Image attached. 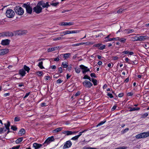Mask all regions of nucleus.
I'll return each instance as SVG.
<instances>
[{
    "mask_svg": "<svg viewBox=\"0 0 149 149\" xmlns=\"http://www.w3.org/2000/svg\"><path fill=\"white\" fill-rule=\"evenodd\" d=\"M58 70L59 71L60 73H61L62 72V69L61 67L58 68Z\"/></svg>",
    "mask_w": 149,
    "mask_h": 149,
    "instance_id": "nucleus-64",
    "label": "nucleus"
},
{
    "mask_svg": "<svg viewBox=\"0 0 149 149\" xmlns=\"http://www.w3.org/2000/svg\"><path fill=\"white\" fill-rule=\"evenodd\" d=\"M68 64L67 63L63 62L62 63V65L63 68H66L68 66Z\"/></svg>",
    "mask_w": 149,
    "mask_h": 149,
    "instance_id": "nucleus-33",
    "label": "nucleus"
},
{
    "mask_svg": "<svg viewBox=\"0 0 149 149\" xmlns=\"http://www.w3.org/2000/svg\"><path fill=\"white\" fill-rule=\"evenodd\" d=\"M90 76L92 77H94V78L96 77V76L95 75V74L94 73H91L90 74Z\"/></svg>",
    "mask_w": 149,
    "mask_h": 149,
    "instance_id": "nucleus-56",
    "label": "nucleus"
},
{
    "mask_svg": "<svg viewBox=\"0 0 149 149\" xmlns=\"http://www.w3.org/2000/svg\"><path fill=\"white\" fill-rule=\"evenodd\" d=\"M101 45H102L98 43L94 45L93 46L94 47H98V49H99V47H100V46H101Z\"/></svg>",
    "mask_w": 149,
    "mask_h": 149,
    "instance_id": "nucleus-43",
    "label": "nucleus"
},
{
    "mask_svg": "<svg viewBox=\"0 0 149 149\" xmlns=\"http://www.w3.org/2000/svg\"><path fill=\"white\" fill-rule=\"evenodd\" d=\"M27 32V31L26 30L19 31L16 32L15 35H23L26 33Z\"/></svg>",
    "mask_w": 149,
    "mask_h": 149,
    "instance_id": "nucleus-12",
    "label": "nucleus"
},
{
    "mask_svg": "<svg viewBox=\"0 0 149 149\" xmlns=\"http://www.w3.org/2000/svg\"><path fill=\"white\" fill-rule=\"evenodd\" d=\"M43 62L42 61L40 62L39 63L38 65V67L41 69H43L44 68L43 65Z\"/></svg>",
    "mask_w": 149,
    "mask_h": 149,
    "instance_id": "nucleus-31",
    "label": "nucleus"
},
{
    "mask_svg": "<svg viewBox=\"0 0 149 149\" xmlns=\"http://www.w3.org/2000/svg\"><path fill=\"white\" fill-rule=\"evenodd\" d=\"M20 120V118L18 117H16L14 119V121L15 122L19 121Z\"/></svg>",
    "mask_w": 149,
    "mask_h": 149,
    "instance_id": "nucleus-45",
    "label": "nucleus"
},
{
    "mask_svg": "<svg viewBox=\"0 0 149 149\" xmlns=\"http://www.w3.org/2000/svg\"><path fill=\"white\" fill-rule=\"evenodd\" d=\"M144 135V138H146L149 136V132H143Z\"/></svg>",
    "mask_w": 149,
    "mask_h": 149,
    "instance_id": "nucleus-37",
    "label": "nucleus"
},
{
    "mask_svg": "<svg viewBox=\"0 0 149 149\" xmlns=\"http://www.w3.org/2000/svg\"><path fill=\"white\" fill-rule=\"evenodd\" d=\"M9 51L8 49H5L0 50V55L7 54Z\"/></svg>",
    "mask_w": 149,
    "mask_h": 149,
    "instance_id": "nucleus-16",
    "label": "nucleus"
},
{
    "mask_svg": "<svg viewBox=\"0 0 149 149\" xmlns=\"http://www.w3.org/2000/svg\"><path fill=\"white\" fill-rule=\"evenodd\" d=\"M124 9H123L122 8L120 9H119L117 11V13H121L123 11Z\"/></svg>",
    "mask_w": 149,
    "mask_h": 149,
    "instance_id": "nucleus-52",
    "label": "nucleus"
},
{
    "mask_svg": "<svg viewBox=\"0 0 149 149\" xmlns=\"http://www.w3.org/2000/svg\"><path fill=\"white\" fill-rule=\"evenodd\" d=\"M122 53L125 54H128L129 53V52L128 51H124L122 52Z\"/></svg>",
    "mask_w": 149,
    "mask_h": 149,
    "instance_id": "nucleus-63",
    "label": "nucleus"
},
{
    "mask_svg": "<svg viewBox=\"0 0 149 149\" xmlns=\"http://www.w3.org/2000/svg\"><path fill=\"white\" fill-rule=\"evenodd\" d=\"M81 69L80 68H79L78 67H76L75 68V71L77 73H79L80 72Z\"/></svg>",
    "mask_w": 149,
    "mask_h": 149,
    "instance_id": "nucleus-32",
    "label": "nucleus"
},
{
    "mask_svg": "<svg viewBox=\"0 0 149 149\" xmlns=\"http://www.w3.org/2000/svg\"><path fill=\"white\" fill-rule=\"evenodd\" d=\"M36 74L39 76H41L42 75V72L38 71L36 72Z\"/></svg>",
    "mask_w": 149,
    "mask_h": 149,
    "instance_id": "nucleus-49",
    "label": "nucleus"
},
{
    "mask_svg": "<svg viewBox=\"0 0 149 149\" xmlns=\"http://www.w3.org/2000/svg\"><path fill=\"white\" fill-rule=\"evenodd\" d=\"M143 47L146 49H147L149 48V44L148 43H146L143 45Z\"/></svg>",
    "mask_w": 149,
    "mask_h": 149,
    "instance_id": "nucleus-38",
    "label": "nucleus"
},
{
    "mask_svg": "<svg viewBox=\"0 0 149 149\" xmlns=\"http://www.w3.org/2000/svg\"><path fill=\"white\" fill-rule=\"evenodd\" d=\"M143 132L139 134L136 135V138L137 139H141L142 138H145Z\"/></svg>",
    "mask_w": 149,
    "mask_h": 149,
    "instance_id": "nucleus-19",
    "label": "nucleus"
},
{
    "mask_svg": "<svg viewBox=\"0 0 149 149\" xmlns=\"http://www.w3.org/2000/svg\"><path fill=\"white\" fill-rule=\"evenodd\" d=\"M63 127H58L53 130L52 132L53 133H57L61 131Z\"/></svg>",
    "mask_w": 149,
    "mask_h": 149,
    "instance_id": "nucleus-24",
    "label": "nucleus"
},
{
    "mask_svg": "<svg viewBox=\"0 0 149 149\" xmlns=\"http://www.w3.org/2000/svg\"><path fill=\"white\" fill-rule=\"evenodd\" d=\"M42 8L38 3L37 5L33 8L34 12L37 14H39L42 11Z\"/></svg>",
    "mask_w": 149,
    "mask_h": 149,
    "instance_id": "nucleus-5",
    "label": "nucleus"
},
{
    "mask_svg": "<svg viewBox=\"0 0 149 149\" xmlns=\"http://www.w3.org/2000/svg\"><path fill=\"white\" fill-rule=\"evenodd\" d=\"M74 24V23L72 22H62L60 24V25L61 26H70L73 25Z\"/></svg>",
    "mask_w": 149,
    "mask_h": 149,
    "instance_id": "nucleus-14",
    "label": "nucleus"
},
{
    "mask_svg": "<svg viewBox=\"0 0 149 149\" xmlns=\"http://www.w3.org/2000/svg\"><path fill=\"white\" fill-rule=\"evenodd\" d=\"M133 94L132 92L128 93H127V96H132L133 95Z\"/></svg>",
    "mask_w": 149,
    "mask_h": 149,
    "instance_id": "nucleus-60",
    "label": "nucleus"
},
{
    "mask_svg": "<svg viewBox=\"0 0 149 149\" xmlns=\"http://www.w3.org/2000/svg\"><path fill=\"white\" fill-rule=\"evenodd\" d=\"M23 68L24 70L25 71H26L27 72H29L30 70V69L29 67L26 66V65H24V66Z\"/></svg>",
    "mask_w": 149,
    "mask_h": 149,
    "instance_id": "nucleus-28",
    "label": "nucleus"
},
{
    "mask_svg": "<svg viewBox=\"0 0 149 149\" xmlns=\"http://www.w3.org/2000/svg\"><path fill=\"white\" fill-rule=\"evenodd\" d=\"M62 133L68 136L72 134L73 133L72 132V131H65L63 132Z\"/></svg>",
    "mask_w": 149,
    "mask_h": 149,
    "instance_id": "nucleus-23",
    "label": "nucleus"
},
{
    "mask_svg": "<svg viewBox=\"0 0 149 149\" xmlns=\"http://www.w3.org/2000/svg\"><path fill=\"white\" fill-rule=\"evenodd\" d=\"M83 78L84 79H88L90 81H91V78L90 77H89V76H88V75H85L84 77H83Z\"/></svg>",
    "mask_w": 149,
    "mask_h": 149,
    "instance_id": "nucleus-34",
    "label": "nucleus"
},
{
    "mask_svg": "<svg viewBox=\"0 0 149 149\" xmlns=\"http://www.w3.org/2000/svg\"><path fill=\"white\" fill-rule=\"evenodd\" d=\"M126 38H119V39L118 40L119 41L121 42L125 43L126 42Z\"/></svg>",
    "mask_w": 149,
    "mask_h": 149,
    "instance_id": "nucleus-30",
    "label": "nucleus"
},
{
    "mask_svg": "<svg viewBox=\"0 0 149 149\" xmlns=\"http://www.w3.org/2000/svg\"><path fill=\"white\" fill-rule=\"evenodd\" d=\"M107 95L109 96L111 98H113V97L111 93H108Z\"/></svg>",
    "mask_w": 149,
    "mask_h": 149,
    "instance_id": "nucleus-59",
    "label": "nucleus"
},
{
    "mask_svg": "<svg viewBox=\"0 0 149 149\" xmlns=\"http://www.w3.org/2000/svg\"><path fill=\"white\" fill-rule=\"evenodd\" d=\"M80 31V30H66L60 33V36H63L64 35L71 33H78Z\"/></svg>",
    "mask_w": 149,
    "mask_h": 149,
    "instance_id": "nucleus-1",
    "label": "nucleus"
},
{
    "mask_svg": "<svg viewBox=\"0 0 149 149\" xmlns=\"http://www.w3.org/2000/svg\"><path fill=\"white\" fill-rule=\"evenodd\" d=\"M30 92L26 93V94L25 95L24 97V98H25L26 97H27L29 95V94H30Z\"/></svg>",
    "mask_w": 149,
    "mask_h": 149,
    "instance_id": "nucleus-54",
    "label": "nucleus"
},
{
    "mask_svg": "<svg viewBox=\"0 0 149 149\" xmlns=\"http://www.w3.org/2000/svg\"><path fill=\"white\" fill-rule=\"evenodd\" d=\"M79 67L82 70V73L83 74H85L86 73L90 71L89 68H88L87 67H86L83 65H79Z\"/></svg>",
    "mask_w": 149,
    "mask_h": 149,
    "instance_id": "nucleus-7",
    "label": "nucleus"
},
{
    "mask_svg": "<svg viewBox=\"0 0 149 149\" xmlns=\"http://www.w3.org/2000/svg\"><path fill=\"white\" fill-rule=\"evenodd\" d=\"M146 37V36H141L139 37H137V41L144 40L147 38Z\"/></svg>",
    "mask_w": 149,
    "mask_h": 149,
    "instance_id": "nucleus-17",
    "label": "nucleus"
},
{
    "mask_svg": "<svg viewBox=\"0 0 149 149\" xmlns=\"http://www.w3.org/2000/svg\"><path fill=\"white\" fill-rule=\"evenodd\" d=\"M72 145V143L71 141H67L64 144L63 147L64 149L70 147Z\"/></svg>",
    "mask_w": 149,
    "mask_h": 149,
    "instance_id": "nucleus-11",
    "label": "nucleus"
},
{
    "mask_svg": "<svg viewBox=\"0 0 149 149\" xmlns=\"http://www.w3.org/2000/svg\"><path fill=\"white\" fill-rule=\"evenodd\" d=\"M54 139L53 136L48 137L45 141L44 143L43 144V145L44 146H46L47 145L49 144L51 142L54 141Z\"/></svg>",
    "mask_w": 149,
    "mask_h": 149,
    "instance_id": "nucleus-6",
    "label": "nucleus"
},
{
    "mask_svg": "<svg viewBox=\"0 0 149 149\" xmlns=\"http://www.w3.org/2000/svg\"><path fill=\"white\" fill-rule=\"evenodd\" d=\"M129 128H127L125 130H124L123 131V133H124L127 132L129 130Z\"/></svg>",
    "mask_w": 149,
    "mask_h": 149,
    "instance_id": "nucleus-62",
    "label": "nucleus"
},
{
    "mask_svg": "<svg viewBox=\"0 0 149 149\" xmlns=\"http://www.w3.org/2000/svg\"><path fill=\"white\" fill-rule=\"evenodd\" d=\"M83 86L86 88H90L92 86V84L89 81L85 80L82 83Z\"/></svg>",
    "mask_w": 149,
    "mask_h": 149,
    "instance_id": "nucleus-9",
    "label": "nucleus"
},
{
    "mask_svg": "<svg viewBox=\"0 0 149 149\" xmlns=\"http://www.w3.org/2000/svg\"><path fill=\"white\" fill-rule=\"evenodd\" d=\"M15 15L14 11L11 9H9L6 10V16L8 18H11L13 17Z\"/></svg>",
    "mask_w": 149,
    "mask_h": 149,
    "instance_id": "nucleus-4",
    "label": "nucleus"
},
{
    "mask_svg": "<svg viewBox=\"0 0 149 149\" xmlns=\"http://www.w3.org/2000/svg\"><path fill=\"white\" fill-rule=\"evenodd\" d=\"M59 3H53L51 4V5L54 6H56Z\"/></svg>",
    "mask_w": 149,
    "mask_h": 149,
    "instance_id": "nucleus-58",
    "label": "nucleus"
},
{
    "mask_svg": "<svg viewBox=\"0 0 149 149\" xmlns=\"http://www.w3.org/2000/svg\"><path fill=\"white\" fill-rule=\"evenodd\" d=\"M20 147V146H15L13 147L12 148V149H19Z\"/></svg>",
    "mask_w": 149,
    "mask_h": 149,
    "instance_id": "nucleus-53",
    "label": "nucleus"
},
{
    "mask_svg": "<svg viewBox=\"0 0 149 149\" xmlns=\"http://www.w3.org/2000/svg\"><path fill=\"white\" fill-rule=\"evenodd\" d=\"M130 111H135V108L134 107H130L129 108Z\"/></svg>",
    "mask_w": 149,
    "mask_h": 149,
    "instance_id": "nucleus-55",
    "label": "nucleus"
},
{
    "mask_svg": "<svg viewBox=\"0 0 149 149\" xmlns=\"http://www.w3.org/2000/svg\"><path fill=\"white\" fill-rule=\"evenodd\" d=\"M38 3L40 6H42L43 8H48L50 6V5L47 2L45 3L44 1H41L39 2Z\"/></svg>",
    "mask_w": 149,
    "mask_h": 149,
    "instance_id": "nucleus-10",
    "label": "nucleus"
},
{
    "mask_svg": "<svg viewBox=\"0 0 149 149\" xmlns=\"http://www.w3.org/2000/svg\"><path fill=\"white\" fill-rule=\"evenodd\" d=\"M22 7L26 8V12L27 13L29 14H31L32 11V8L31 7L29 4H28V3L23 4Z\"/></svg>",
    "mask_w": 149,
    "mask_h": 149,
    "instance_id": "nucleus-3",
    "label": "nucleus"
},
{
    "mask_svg": "<svg viewBox=\"0 0 149 149\" xmlns=\"http://www.w3.org/2000/svg\"><path fill=\"white\" fill-rule=\"evenodd\" d=\"M25 132V130L23 128H22L19 132V134L20 136H21L24 134Z\"/></svg>",
    "mask_w": 149,
    "mask_h": 149,
    "instance_id": "nucleus-25",
    "label": "nucleus"
},
{
    "mask_svg": "<svg viewBox=\"0 0 149 149\" xmlns=\"http://www.w3.org/2000/svg\"><path fill=\"white\" fill-rule=\"evenodd\" d=\"M4 125L5 127L7 130H9V126L10 125V122L9 121H8V123L7 124H5Z\"/></svg>",
    "mask_w": 149,
    "mask_h": 149,
    "instance_id": "nucleus-26",
    "label": "nucleus"
},
{
    "mask_svg": "<svg viewBox=\"0 0 149 149\" xmlns=\"http://www.w3.org/2000/svg\"><path fill=\"white\" fill-rule=\"evenodd\" d=\"M148 113H146L143 115L142 116L143 118H145L148 116Z\"/></svg>",
    "mask_w": 149,
    "mask_h": 149,
    "instance_id": "nucleus-57",
    "label": "nucleus"
},
{
    "mask_svg": "<svg viewBox=\"0 0 149 149\" xmlns=\"http://www.w3.org/2000/svg\"><path fill=\"white\" fill-rule=\"evenodd\" d=\"M11 129L14 131H16L17 129V128L15 126H12Z\"/></svg>",
    "mask_w": 149,
    "mask_h": 149,
    "instance_id": "nucleus-44",
    "label": "nucleus"
},
{
    "mask_svg": "<svg viewBox=\"0 0 149 149\" xmlns=\"http://www.w3.org/2000/svg\"><path fill=\"white\" fill-rule=\"evenodd\" d=\"M127 147L125 146L120 147L115 149H126Z\"/></svg>",
    "mask_w": 149,
    "mask_h": 149,
    "instance_id": "nucleus-47",
    "label": "nucleus"
},
{
    "mask_svg": "<svg viewBox=\"0 0 149 149\" xmlns=\"http://www.w3.org/2000/svg\"><path fill=\"white\" fill-rule=\"evenodd\" d=\"M78 138H79V137H78V136L77 135V136H74V137H73L72 138H71V139L72 140H76L78 139Z\"/></svg>",
    "mask_w": 149,
    "mask_h": 149,
    "instance_id": "nucleus-42",
    "label": "nucleus"
},
{
    "mask_svg": "<svg viewBox=\"0 0 149 149\" xmlns=\"http://www.w3.org/2000/svg\"><path fill=\"white\" fill-rule=\"evenodd\" d=\"M14 36L13 33L9 31L3 32L2 33H0V36L5 37V36Z\"/></svg>",
    "mask_w": 149,
    "mask_h": 149,
    "instance_id": "nucleus-8",
    "label": "nucleus"
},
{
    "mask_svg": "<svg viewBox=\"0 0 149 149\" xmlns=\"http://www.w3.org/2000/svg\"><path fill=\"white\" fill-rule=\"evenodd\" d=\"M91 81L93 82L94 85H97V80L94 79H92Z\"/></svg>",
    "mask_w": 149,
    "mask_h": 149,
    "instance_id": "nucleus-36",
    "label": "nucleus"
},
{
    "mask_svg": "<svg viewBox=\"0 0 149 149\" xmlns=\"http://www.w3.org/2000/svg\"><path fill=\"white\" fill-rule=\"evenodd\" d=\"M125 31H127L128 32L127 33H131L132 32H134V29H127V30H125Z\"/></svg>",
    "mask_w": 149,
    "mask_h": 149,
    "instance_id": "nucleus-40",
    "label": "nucleus"
},
{
    "mask_svg": "<svg viewBox=\"0 0 149 149\" xmlns=\"http://www.w3.org/2000/svg\"><path fill=\"white\" fill-rule=\"evenodd\" d=\"M84 44H87V42H81L79 43L76 44H74L72 45V46L74 47H76L81 45H83Z\"/></svg>",
    "mask_w": 149,
    "mask_h": 149,
    "instance_id": "nucleus-27",
    "label": "nucleus"
},
{
    "mask_svg": "<svg viewBox=\"0 0 149 149\" xmlns=\"http://www.w3.org/2000/svg\"><path fill=\"white\" fill-rule=\"evenodd\" d=\"M10 42V40L6 39L2 40L1 41V44L3 45H7L9 44Z\"/></svg>",
    "mask_w": 149,
    "mask_h": 149,
    "instance_id": "nucleus-13",
    "label": "nucleus"
},
{
    "mask_svg": "<svg viewBox=\"0 0 149 149\" xmlns=\"http://www.w3.org/2000/svg\"><path fill=\"white\" fill-rule=\"evenodd\" d=\"M82 149H97L96 148H92L89 147H84Z\"/></svg>",
    "mask_w": 149,
    "mask_h": 149,
    "instance_id": "nucleus-41",
    "label": "nucleus"
},
{
    "mask_svg": "<svg viewBox=\"0 0 149 149\" xmlns=\"http://www.w3.org/2000/svg\"><path fill=\"white\" fill-rule=\"evenodd\" d=\"M131 40L132 41H137V36H135L131 37Z\"/></svg>",
    "mask_w": 149,
    "mask_h": 149,
    "instance_id": "nucleus-35",
    "label": "nucleus"
},
{
    "mask_svg": "<svg viewBox=\"0 0 149 149\" xmlns=\"http://www.w3.org/2000/svg\"><path fill=\"white\" fill-rule=\"evenodd\" d=\"M45 79L46 80H49L50 79V77L49 76H46L45 77Z\"/></svg>",
    "mask_w": 149,
    "mask_h": 149,
    "instance_id": "nucleus-61",
    "label": "nucleus"
},
{
    "mask_svg": "<svg viewBox=\"0 0 149 149\" xmlns=\"http://www.w3.org/2000/svg\"><path fill=\"white\" fill-rule=\"evenodd\" d=\"M23 138L21 137L17 139L15 141L16 143L17 144L20 143L23 140Z\"/></svg>",
    "mask_w": 149,
    "mask_h": 149,
    "instance_id": "nucleus-29",
    "label": "nucleus"
},
{
    "mask_svg": "<svg viewBox=\"0 0 149 149\" xmlns=\"http://www.w3.org/2000/svg\"><path fill=\"white\" fill-rule=\"evenodd\" d=\"M119 39V37H117L116 38H109L107 39H106L104 40L105 42H107L108 41H111L112 40H118Z\"/></svg>",
    "mask_w": 149,
    "mask_h": 149,
    "instance_id": "nucleus-22",
    "label": "nucleus"
},
{
    "mask_svg": "<svg viewBox=\"0 0 149 149\" xmlns=\"http://www.w3.org/2000/svg\"><path fill=\"white\" fill-rule=\"evenodd\" d=\"M15 13L17 15H21L24 13V10L22 7L19 6H16L14 8Z\"/></svg>",
    "mask_w": 149,
    "mask_h": 149,
    "instance_id": "nucleus-2",
    "label": "nucleus"
},
{
    "mask_svg": "<svg viewBox=\"0 0 149 149\" xmlns=\"http://www.w3.org/2000/svg\"><path fill=\"white\" fill-rule=\"evenodd\" d=\"M62 55L63 56L65 59H67L69 58L71 56V54L70 53H66L65 54H61L60 55V56Z\"/></svg>",
    "mask_w": 149,
    "mask_h": 149,
    "instance_id": "nucleus-20",
    "label": "nucleus"
},
{
    "mask_svg": "<svg viewBox=\"0 0 149 149\" xmlns=\"http://www.w3.org/2000/svg\"><path fill=\"white\" fill-rule=\"evenodd\" d=\"M59 47H54L52 48H49L47 49L48 52H50L57 50L58 48Z\"/></svg>",
    "mask_w": 149,
    "mask_h": 149,
    "instance_id": "nucleus-18",
    "label": "nucleus"
},
{
    "mask_svg": "<svg viewBox=\"0 0 149 149\" xmlns=\"http://www.w3.org/2000/svg\"><path fill=\"white\" fill-rule=\"evenodd\" d=\"M43 145L42 144L38 143H34L33 144V146L35 149H38Z\"/></svg>",
    "mask_w": 149,
    "mask_h": 149,
    "instance_id": "nucleus-15",
    "label": "nucleus"
},
{
    "mask_svg": "<svg viewBox=\"0 0 149 149\" xmlns=\"http://www.w3.org/2000/svg\"><path fill=\"white\" fill-rule=\"evenodd\" d=\"M106 121H103L101 122L100 123H99L97 125H96V127H97L99 126L102 125L103 124H104L105 122Z\"/></svg>",
    "mask_w": 149,
    "mask_h": 149,
    "instance_id": "nucleus-39",
    "label": "nucleus"
},
{
    "mask_svg": "<svg viewBox=\"0 0 149 149\" xmlns=\"http://www.w3.org/2000/svg\"><path fill=\"white\" fill-rule=\"evenodd\" d=\"M4 130V128L0 127V134H1L2 132H3V131H4L5 132L6 131V130Z\"/></svg>",
    "mask_w": 149,
    "mask_h": 149,
    "instance_id": "nucleus-51",
    "label": "nucleus"
},
{
    "mask_svg": "<svg viewBox=\"0 0 149 149\" xmlns=\"http://www.w3.org/2000/svg\"><path fill=\"white\" fill-rule=\"evenodd\" d=\"M61 37H59L56 38H53V40L54 41H56V40H61Z\"/></svg>",
    "mask_w": 149,
    "mask_h": 149,
    "instance_id": "nucleus-50",
    "label": "nucleus"
},
{
    "mask_svg": "<svg viewBox=\"0 0 149 149\" xmlns=\"http://www.w3.org/2000/svg\"><path fill=\"white\" fill-rule=\"evenodd\" d=\"M19 74L22 77L24 76L26 74L25 71L23 69L20 70L19 71Z\"/></svg>",
    "mask_w": 149,
    "mask_h": 149,
    "instance_id": "nucleus-21",
    "label": "nucleus"
},
{
    "mask_svg": "<svg viewBox=\"0 0 149 149\" xmlns=\"http://www.w3.org/2000/svg\"><path fill=\"white\" fill-rule=\"evenodd\" d=\"M86 131H87L86 130H85L82 131L81 132H80L79 133V135H77V136H78V137L79 138V137H80L82 135V133L84 132H85Z\"/></svg>",
    "mask_w": 149,
    "mask_h": 149,
    "instance_id": "nucleus-46",
    "label": "nucleus"
},
{
    "mask_svg": "<svg viewBox=\"0 0 149 149\" xmlns=\"http://www.w3.org/2000/svg\"><path fill=\"white\" fill-rule=\"evenodd\" d=\"M100 46V47H99V49L100 50H102L105 49V45H101Z\"/></svg>",
    "mask_w": 149,
    "mask_h": 149,
    "instance_id": "nucleus-48",
    "label": "nucleus"
}]
</instances>
